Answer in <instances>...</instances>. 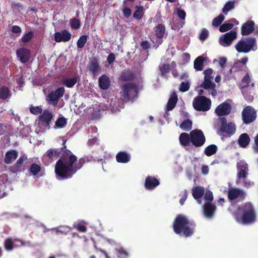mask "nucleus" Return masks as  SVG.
<instances>
[{
    "label": "nucleus",
    "mask_w": 258,
    "mask_h": 258,
    "mask_svg": "<svg viewBox=\"0 0 258 258\" xmlns=\"http://www.w3.org/2000/svg\"><path fill=\"white\" fill-rule=\"evenodd\" d=\"M84 160L77 161V157L70 151H65L56 163L55 171L59 180L71 177L82 166Z\"/></svg>",
    "instance_id": "1"
},
{
    "label": "nucleus",
    "mask_w": 258,
    "mask_h": 258,
    "mask_svg": "<svg viewBox=\"0 0 258 258\" xmlns=\"http://www.w3.org/2000/svg\"><path fill=\"white\" fill-rule=\"evenodd\" d=\"M173 229L176 234L183 233L185 237L190 236L194 232L193 228L189 226L186 217L182 215H178L176 218L173 223Z\"/></svg>",
    "instance_id": "2"
},
{
    "label": "nucleus",
    "mask_w": 258,
    "mask_h": 258,
    "mask_svg": "<svg viewBox=\"0 0 258 258\" xmlns=\"http://www.w3.org/2000/svg\"><path fill=\"white\" fill-rule=\"evenodd\" d=\"M255 214L252 206L249 203L245 204L243 209V214L241 218H239L237 214L235 215L236 221L243 224L251 223L255 221Z\"/></svg>",
    "instance_id": "3"
},
{
    "label": "nucleus",
    "mask_w": 258,
    "mask_h": 258,
    "mask_svg": "<svg viewBox=\"0 0 258 258\" xmlns=\"http://www.w3.org/2000/svg\"><path fill=\"white\" fill-rule=\"evenodd\" d=\"M213 72V71L211 69H208L204 71V80L201 84V87L210 92L213 97H215L217 95V91L215 89L216 84L212 81Z\"/></svg>",
    "instance_id": "4"
},
{
    "label": "nucleus",
    "mask_w": 258,
    "mask_h": 258,
    "mask_svg": "<svg viewBox=\"0 0 258 258\" xmlns=\"http://www.w3.org/2000/svg\"><path fill=\"white\" fill-rule=\"evenodd\" d=\"M213 200V193L210 190H207L204 195L205 204L203 207L204 214L208 218L213 217L216 207L211 203Z\"/></svg>",
    "instance_id": "5"
},
{
    "label": "nucleus",
    "mask_w": 258,
    "mask_h": 258,
    "mask_svg": "<svg viewBox=\"0 0 258 258\" xmlns=\"http://www.w3.org/2000/svg\"><path fill=\"white\" fill-rule=\"evenodd\" d=\"M256 45L255 39L254 38L248 37L242 38L235 45L236 50L239 52L247 53L251 50H254Z\"/></svg>",
    "instance_id": "6"
},
{
    "label": "nucleus",
    "mask_w": 258,
    "mask_h": 258,
    "mask_svg": "<svg viewBox=\"0 0 258 258\" xmlns=\"http://www.w3.org/2000/svg\"><path fill=\"white\" fill-rule=\"evenodd\" d=\"M192 104L196 110L206 111L210 109L211 101L205 96H200L194 98Z\"/></svg>",
    "instance_id": "7"
},
{
    "label": "nucleus",
    "mask_w": 258,
    "mask_h": 258,
    "mask_svg": "<svg viewBox=\"0 0 258 258\" xmlns=\"http://www.w3.org/2000/svg\"><path fill=\"white\" fill-rule=\"evenodd\" d=\"M137 95L138 89L136 85L131 83H127L123 85L122 96L124 100H133Z\"/></svg>",
    "instance_id": "8"
},
{
    "label": "nucleus",
    "mask_w": 258,
    "mask_h": 258,
    "mask_svg": "<svg viewBox=\"0 0 258 258\" xmlns=\"http://www.w3.org/2000/svg\"><path fill=\"white\" fill-rule=\"evenodd\" d=\"M191 142L196 147H201L205 142V137L201 130L196 129L190 133Z\"/></svg>",
    "instance_id": "9"
},
{
    "label": "nucleus",
    "mask_w": 258,
    "mask_h": 258,
    "mask_svg": "<svg viewBox=\"0 0 258 258\" xmlns=\"http://www.w3.org/2000/svg\"><path fill=\"white\" fill-rule=\"evenodd\" d=\"M64 92L63 87H60L54 91H51L47 97L48 103L55 106L58 103L59 99L63 95Z\"/></svg>",
    "instance_id": "10"
},
{
    "label": "nucleus",
    "mask_w": 258,
    "mask_h": 258,
    "mask_svg": "<svg viewBox=\"0 0 258 258\" xmlns=\"http://www.w3.org/2000/svg\"><path fill=\"white\" fill-rule=\"evenodd\" d=\"M237 37L236 32L234 31H230L224 34L221 35L219 39L220 44L224 47L229 46L232 41Z\"/></svg>",
    "instance_id": "11"
},
{
    "label": "nucleus",
    "mask_w": 258,
    "mask_h": 258,
    "mask_svg": "<svg viewBox=\"0 0 258 258\" xmlns=\"http://www.w3.org/2000/svg\"><path fill=\"white\" fill-rule=\"evenodd\" d=\"M242 115L243 121L246 124L253 121L256 116L255 111L250 106L244 108Z\"/></svg>",
    "instance_id": "12"
},
{
    "label": "nucleus",
    "mask_w": 258,
    "mask_h": 258,
    "mask_svg": "<svg viewBox=\"0 0 258 258\" xmlns=\"http://www.w3.org/2000/svg\"><path fill=\"white\" fill-rule=\"evenodd\" d=\"M60 153L58 150L49 149L42 157V161L46 165H48L54 159H56Z\"/></svg>",
    "instance_id": "13"
},
{
    "label": "nucleus",
    "mask_w": 258,
    "mask_h": 258,
    "mask_svg": "<svg viewBox=\"0 0 258 258\" xmlns=\"http://www.w3.org/2000/svg\"><path fill=\"white\" fill-rule=\"evenodd\" d=\"M246 196V193L242 189L237 188H231L228 190V197L230 200L236 199L243 200Z\"/></svg>",
    "instance_id": "14"
},
{
    "label": "nucleus",
    "mask_w": 258,
    "mask_h": 258,
    "mask_svg": "<svg viewBox=\"0 0 258 258\" xmlns=\"http://www.w3.org/2000/svg\"><path fill=\"white\" fill-rule=\"evenodd\" d=\"M221 131L226 134L231 136L235 133L236 131L235 125L231 122H227L225 118H221Z\"/></svg>",
    "instance_id": "15"
},
{
    "label": "nucleus",
    "mask_w": 258,
    "mask_h": 258,
    "mask_svg": "<svg viewBox=\"0 0 258 258\" xmlns=\"http://www.w3.org/2000/svg\"><path fill=\"white\" fill-rule=\"evenodd\" d=\"M237 172L236 178L247 176L248 174V165L245 161L241 160L236 165Z\"/></svg>",
    "instance_id": "16"
},
{
    "label": "nucleus",
    "mask_w": 258,
    "mask_h": 258,
    "mask_svg": "<svg viewBox=\"0 0 258 258\" xmlns=\"http://www.w3.org/2000/svg\"><path fill=\"white\" fill-rule=\"evenodd\" d=\"M52 118V113L48 110H44L39 116L38 120L42 125L49 127L50 122Z\"/></svg>",
    "instance_id": "17"
},
{
    "label": "nucleus",
    "mask_w": 258,
    "mask_h": 258,
    "mask_svg": "<svg viewBox=\"0 0 258 258\" xmlns=\"http://www.w3.org/2000/svg\"><path fill=\"white\" fill-rule=\"evenodd\" d=\"M247 61V57L241 58L234 64L231 71L233 72L241 71L246 72L247 70V67L246 66Z\"/></svg>",
    "instance_id": "18"
},
{
    "label": "nucleus",
    "mask_w": 258,
    "mask_h": 258,
    "mask_svg": "<svg viewBox=\"0 0 258 258\" xmlns=\"http://www.w3.org/2000/svg\"><path fill=\"white\" fill-rule=\"evenodd\" d=\"M71 34L67 30H64L61 32L54 33V39L57 42H67L71 38Z\"/></svg>",
    "instance_id": "19"
},
{
    "label": "nucleus",
    "mask_w": 258,
    "mask_h": 258,
    "mask_svg": "<svg viewBox=\"0 0 258 258\" xmlns=\"http://www.w3.org/2000/svg\"><path fill=\"white\" fill-rule=\"evenodd\" d=\"M165 28L163 25H158L155 29V35L157 38H153L152 39L153 42L158 44H161L162 42L161 39L165 34Z\"/></svg>",
    "instance_id": "20"
},
{
    "label": "nucleus",
    "mask_w": 258,
    "mask_h": 258,
    "mask_svg": "<svg viewBox=\"0 0 258 258\" xmlns=\"http://www.w3.org/2000/svg\"><path fill=\"white\" fill-rule=\"evenodd\" d=\"M231 107L230 104L226 102L219 105L215 109V112L218 116L226 115L230 113Z\"/></svg>",
    "instance_id": "21"
},
{
    "label": "nucleus",
    "mask_w": 258,
    "mask_h": 258,
    "mask_svg": "<svg viewBox=\"0 0 258 258\" xmlns=\"http://www.w3.org/2000/svg\"><path fill=\"white\" fill-rule=\"evenodd\" d=\"M16 54L20 60L23 63L28 61L30 57V51L24 48H20L18 49Z\"/></svg>",
    "instance_id": "22"
},
{
    "label": "nucleus",
    "mask_w": 258,
    "mask_h": 258,
    "mask_svg": "<svg viewBox=\"0 0 258 258\" xmlns=\"http://www.w3.org/2000/svg\"><path fill=\"white\" fill-rule=\"evenodd\" d=\"M247 176H243V177L236 178V184L241 185L246 188H249L252 187L254 185V182L248 179Z\"/></svg>",
    "instance_id": "23"
},
{
    "label": "nucleus",
    "mask_w": 258,
    "mask_h": 258,
    "mask_svg": "<svg viewBox=\"0 0 258 258\" xmlns=\"http://www.w3.org/2000/svg\"><path fill=\"white\" fill-rule=\"evenodd\" d=\"M254 23L253 21H247L241 27V34L242 35H247L251 33L254 30Z\"/></svg>",
    "instance_id": "24"
},
{
    "label": "nucleus",
    "mask_w": 258,
    "mask_h": 258,
    "mask_svg": "<svg viewBox=\"0 0 258 258\" xmlns=\"http://www.w3.org/2000/svg\"><path fill=\"white\" fill-rule=\"evenodd\" d=\"M159 184V181L155 177L148 176L145 180V186L147 189H153Z\"/></svg>",
    "instance_id": "25"
},
{
    "label": "nucleus",
    "mask_w": 258,
    "mask_h": 258,
    "mask_svg": "<svg viewBox=\"0 0 258 258\" xmlns=\"http://www.w3.org/2000/svg\"><path fill=\"white\" fill-rule=\"evenodd\" d=\"M205 189L202 186L194 187L192 189L193 197L198 201L199 204H201V198L203 196Z\"/></svg>",
    "instance_id": "26"
},
{
    "label": "nucleus",
    "mask_w": 258,
    "mask_h": 258,
    "mask_svg": "<svg viewBox=\"0 0 258 258\" xmlns=\"http://www.w3.org/2000/svg\"><path fill=\"white\" fill-rule=\"evenodd\" d=\"M239 22L235 19H232L228 23H225L219 27V31L221 32H224L231 30L234 25H238Z\"/></svg>",
    "instance_id": "27"
},
{
    "label": "nucleus",
    "mask_w": 258,
    "mask_h": 258,
    "mask_svg": "<svg viewBox=\"0 0 258 258\" xmlns=\"http://www.w3.org/2000/svg\"><path fill=\"white\" fill-rule=\"evenodd\" d=\"M18 156V152L16 150H10L6 152L5 158V162L6 164H11L15 161Z\"/></svg>",
    "instance_id": "28"
},
{
    "label": "nucleus",
    "mask_w": 258,
    "mask_h": 258,
    "mask_svg": "<svg viewBox=\"0 0 258 258\" xmlns=\"http://www.w3.org/2000/svg\"><path fill=\"white\" fill-rule=\"evenodd\" d=\"M250 141V137L248 134L243 133L239 137L238 143L240 147L246 148L249 145Z\"/></svg>",
    "instance_id": "29"
},
{
    "label": "nucleus",
    "mask_w": 258,
    "mask_h": 258,
    "mask_svg": "<svg viewBox=\"0 0 258 258\" xmlns=\"http://www.w3.org/2000/svg\"><path fill=\"white\" fill-rule=\"evenodd\" d=\"M206 61V58L202 55L197 57L194 62V67L196 71H202L204 69V63Z\"/></svg>",
    "instance_id": "30"
},
{
    "label": "nucleus",
    "mask_w": 258,
    "mask_h": 258,
    "mask_svg": "<svg viewBox=\"0 0 258 258\" xmlns=\"http://www.w3.org/2000/svg\"><path fill=\"white\" fill-rule=\"evenodd\" d=\"M15 244L16 246L23 245L24 243L22 241L19 240H15L14 241L10 238H8L6 240L5 243V248L7 250H11L13 249V245Z\"/></svg>",
    "instance_id": "31"
},
{
    "label": "nucleus",
    "mask_w": 258,
    "mask_h": 258,
    "mask_svg": "<svg viewBox=\"0 0 258 258\" xmlns=\"http://www.w3.org/2000/svg\"><path fill=\"white\" fill-rule=\"evenodd\" d=\"M98 82L100 87L103 90L108 89L110 85L109 78L105 75L99 77Z\"/></svg>",
    "instance_id": "32"
},
{
    "label": "nucleus",
    "mask_w": 258,
    "mask_h": 258,
    "mask_svg": "<svg viewBox=\"0 0 258 258\" xmlns=\"http://www.w3.org/2000/svg\"><path fill=\"white\" fill-rule=\"evenodd\" d=\"M177 102V95L175 92H173L167 103V109L168 111L172 110L175 106Z\"/></svg>",
    "instance_id": "33"
},
{
    "label": "nucleus",
    "mask_w": 258,
    "mask_h": 258,
    "mask_svg": "<svg viewBox=\"0 0 258 258\" xmlns=\"http://www.w3.org/2000/svg\"><path fill=\"white\" fill-rule=\"evenodd\" d=\"M130 155L125 152H119L116 156V160L118 162L125 163L130 160Z\"/></svg>",
    "instance_id": "34"
},
{
    "label": "nucleus",
    "mask_w": 258,
    "mask_h": 258,
    "mask_svg": "<svg viewBox=\"0 0 258 258\" xmlns=\"http://www.w3.org/2000/svg\"><path fill=\"white\" fill-rule=\"evenodd\" d=\"M179 139L181 145L183 146H188L191 142L190 136L187 133H181L179 136Z\"/></svg>",
    "instance_id": "35"
},
{
    "label": "nucleus",
    "mask_w": 258,
    "mask_h": 258,
    "mask_svg": "<svg viewBox=\"0 0 258 258\" xmlns=\"http://www.w3.org/2000/svg\"><path fill=\"white\" fill-rule=\"evenodd\" d=\"M77 82V78L67 77L62 80V83L68 88L73 87Z\"/></svg>",
    "instance_id": "36"
},
{
    "label": "nucleus",
    "mask_w": 258,
    "mask_h": 258,
    "mask_svg": "<svg viewBox=\"0 0 258 258\" xmlns=\"http://www.w3.org/2000/svg\"><path fill=\"white\" fill-rule=\"evenodd\" d=\"M89 69L94 75L98 72L99 66L97 60L96 59H93L91 60L89 64Z\"/></svg>",
    "instance_id": "37"
},
{
    "label": "nucleus",
    "mask_w": 258,
    "mask_h": 258,
    "mask_svg": "<svg viewBox=\"0 0 258 258\" xmlns=\"http://www.w3.org/2000/svg\"><path fill=\"white\" fill-rule=\"evenodd\" d=\"M235 3V2L234 1L227 2L222 9V12L224 14L227 15L228 12L231 11L234 8Z\"/></svg>",
    "instance_id": "38"
},
{
    "label": "nucleus",
    "mask_w": 258,
    "mask_h": 258,
    "mask_svg": "<svg viewBox=\"0 0 258 258\" xmlns=\"http://www.w3.org/2000/svg\"><path fill=\"white\" fill-rule=\"evenodd\" d=\"M136 11L135 12L133 15V17L136 20H140L142 18L144 14V9L143 7H136Z\"/></svg>",
    "instance_id": "39"
},
{
    "label": "nucleus",
    "mask_w": 258,
    "mask_h": 258,
    "mask_svg": "<svg viewBox=\"0 0 258 258\" xmlns=\"http://www.w3.org/2000/svg\"><path fill=\"white\" fill-rule=\"evenodd\" d=\"M217 147L215 145H211L205 149V153L208 156H210L216 153Z\"/></svg>",
    "instance_id": "40"
},
{
    "label": "nucleus",
    "mask_w": 258,
    "mask_h": 258,
    "mask_svg": "<svg viewBox=\"0 0 258 258\" xmlns=\"http://www.w3.org/2000/svg\"><path fill=\"white\" fill-rule=\"evenodd\" d=\"M27 159V157L26 155H23L21 156L18 160L17 161L16 164L14 165V167L15 169V171L17 172L20 170H21V165L23 164V163Z\"/></svg>",
    "instance_id": "41"
},
{
    "label": "nucleus",
    "mask_w": 258,
    "mask_h": 258,
    "mask_svg": "<svg viewBox=\"0 0 258 258\" xmlns=\"http://www.w3.org/2000/svg\"><path fill=\"white\" fill-rule=\"evenodd\" d=\"M67 124V120L64 117H60L58 118L55 121L54 128H62L66 126Z\"/></svg>",
    "instance_id": "42"
},
{
    "label": "nucleus",
    "mask_w": 258,
    "mask_h": 258,
    "mask_svg": "<svg viewBox=\"0 0 258 258\" xmlns=\"http://www.w3.org/2000/svg\"><path fill=\"white\" fill-rule=\"evenodd\" d=\"M192 121L189 119L184 120L180 124V127L184 131H189L191 128Z\"/></svg>",
    "instance_id": "43"
},
{
    "label": "nucleus",
    "mask_w": 258,
    "mask_h": 258,
    "mask_svg": "<svg viewBox=\"0 0 258 258\" xmlns=\"http://www.w3.org/2000/svg\"><path fill=\"white\" fill-rule=\"evenodd\" d=\"M224 19V16L220 14L218 17L213 19L212 21V25L215 27H218L222 23Z\"/></svg>",
    "instance_id": "44"
},
{
    "label": "nucleus",
    "mask_w": 258,
    "mask_h": 258,
    "mask_svg": "<svg viewBox=\"0 0 258 258\" xmlns=\"http://www.w3.org/2000/svg\"><path fill=\"white\" fill-rule=\"evenodd\" d=\"M161 75L164 76L168 73L170 70V66L168 63L161 64L159 66Z\"/></svg>",
    "instance_id": "45"
},
{
    "label": "nucleus",
    "mask_w": 258,
    "mask_h": 258,
    "mask_svg": "<svg viewBox=\"0 0 258 258\" xmlns=\"http://www.w3.org/2000/svg\"><path fill=\"white\" fill-rule=\"evenodd\" d=\"M87 36H81L77 41V47L80 48H83L87 41Z\"/></svg>",
    "instance_id": "46"
},
{
    "label": "nucleus",
    "mask_w": 258,
    "mask_h": 258,
    "mask_svg": "<svg viewBox=\"0 0 258 258\" xmlns=\"http://www.w3.org/2000/svg\"><path fill=\"white\" fill-rule=\"evenodd\" d=\"M9 96V91L8 88L3 87L0 89V98L6 99Z\"/></svg>",
    "instance_id": "47"
},
{
    "label": "nucleus",
    "mask_w": 258,
    "mask_h": 258,
    "mask_svg": "<svg viewBox=\"0 0 258 258\" xmlns=\"http://www.w3.org/2000/svg\"><path fill=\"white\" fill-rule=\"evenodd\" d=\"M41 169L40 166L38 164H33L30 168V171L33 175H36Z\"/></svg>",
    "instance_id": "48"
},
{
    "label": "nucleus",
    "mask_w": 258,
    "mask_h": 258,
    "mask_svg": "<svg viewBox=\"0 0 258 258\" xmlns=\"http://www.w3.org/2000/svg\"><path fill=\"white\" fill-rule=\"evenodd\" d=\"M126 3H127V2H125L124 3V5H123V8H122V11H123V15L124 16V17L126 18H128L132 15V11L130 9V8H128L126 6Z\"/></svg>",
    "instance_id": "49"
},
{
    "label": "nucleus",
    "mask_w": 258,
    "mask_h": 258,
    "mask_svg": "<svg viewBox=\"0 0 258 258\" xmlns=\"http://www.w3.org/2000/svg\"><path fill=\"white\" fill-rule=\"evenodd\" d=\"M33 37V33L32 32H29L24 34L21 38L23 42H29Z\"/></svg>",
    "instance_id": "50"
},
{
    "label": "nucleus",
    "mask_w": 258,
    "mask_h": 258,
    "mask_svg": "<svg viewBox=\"0 0 258 258\" xmlns=\"http://www.w3.org/2000/svg\"><path fill=\"white\" fill-rule=\"evenodd\" d=\"M190 84L188 82H182L179 87V90L181 92H186L189 89Z\"/></svg>",
    "instance_id": "51"
},
{
    "label": "nucleus",
    "mask_w": 258,
    "mask_h": 258,
    "mask_svg": "<svg viewBox=\"0 0 258 258\" xmlns=\"http://www.w3.org/2000/svg\"><path fill=\"white\" fill-rule=\"evenodd\" d=\"M121 78L123 80L128 81L133 78V75L131 72L126 71L122 74Z\"/></svg>",
    "instance_id": "52"
},
{
    "label": "nucleus",
    "mask_w": 258,
    "mask_h": 258,
    "mask_svg": "<svg viewBox=\"0 0 258 258\" xmlns=\"http://www.w3.org/2000/svg\"><path fill=\"white\" fill-rule=\"evenodd\" d=\"M30 111L32 114L34 115H37L39 113H42V108L38 106H31L30 108Z\"/></svg>",
    "instance_id": "53"
},
{
    "label": "nucleus",
    "mask_w": 258,
    "mask_h": 258,
    "mask_svg": "<svg viewBox=\"0 0 258 258\" xmlns=\"http://www.w3.org/2000/svg\"><path fill=\"white\" fill-rule=\"evenodd\" d=\"M116 254L119 258H127L128 256V253L122 250L116 249Z\"/></svg>",
    "instance_id": "54"
},
{
    "label": "nucleus",
    "mask_w": 258,
    "mask_h": 258,
    "mask_svg": "<svg viewBox=\"0 0 258 258\" xmlns=\"http://www.w3.org/2000/svg\"><path fill=\"white\" fill-rule=\"evenodd\" d=\"M208 35H209V31L206 29H203L202 30L201 33L200 35V40H205L207 38Z\"/></svg>",
    "instance_id": "55"
},
{
    "label": "nucleus",
    "mask_w": 258,
    "mask_h": 258,
    "mask_svg": "<svg viewBox=\"0 0 258 258\" xmlns=\"http://www.w3.org/2000/svg\"><path fill=\"white\" fill-rule=\"evenodd\" d=\"M71 27L73 29H77L80 26L79 21L77 19H76L71 20Z\"/></svg>",
    "instance_id": "56"
},
{
    "label": "nucleus",
    "mask_w": 258,
    "mask_h": 258,
    "mask_svg": "<svg viewBox=\"0 0 258 258\" xmlns=\"http://www.w3.org/2000/svg\"><path fill=\"white\" fill-rule=\"evenodd\" d=\"M177 13L178 17L180 19H181L182 20H184L186 16V13L183 10L180 9H177Z\"/></svg>",
    "instance_id": "57"
},
{
    "label": "nucleus",
    "mask_w": 258,
    "mask_h": 258,
    "mask_svg": "<svg viewBox=\"0 0 258 258\" xmlns=\"http://www.w3.org/2000/svg\"><path fill=\"white\" fill-rule=\"evenodd\" d=\"M71 230V228L68 226H61L57 229V232L67 233Z\"/></svg>",
    "instance_id": "58"
},
{
    "label": "nucleus",
    "mask_w": 258,
    "mask_h": 258,
    "mask_svg": "<svg viewBox=\"0 0 258 258\" xmlns=\"http://www.w3.org/2000/svg\"><path fill=\"white\" fill-rule=\"evenodd\" d=\"M74 227L81 232H85L87 230V228L85 226L80 224H74Z\"/></svg>",
    "instance_id": "59"
},
{
    "label": "nucleus",
    "mask_w": 258,
    "mask_h": 258,
    "mask_svg": "<svg viewBox=\"0 0 258 258\" xmlns=\"http://www.w3.org/2000/svg\"><path fill=\"white\" fill-rule=\"evenodd\" d=\"M226 61V58L225 57H220L219 58V64L222 69H224L225 67Z\"/></svg>",
    "instance_id": "60"
},
{
    "label": "nucleus",
    "mask_w": 258,
    "mask_h": 258,
    "mask_svg": "<svg viewBox=\"0 0 258 258\" xmlns=\"http://www.w3.org/2000/svg\"><path fill=\"white\" fill-rule=\"evenodd\" d=\"M187 195H188L187 191L186 190H184L182 197L180 199V200L179 201V203L181 205H183L184 204V202L185 201V200L187 199Z\"/></svg>",
    "instance_id": "61"
},
{
    "label": "nucleus",
    "mask_w": 258,
    "mask_h": 258,
    "mask_svg": "<svg viewBox=\"0 0 258 258\" xmlns=\"http://www.w3.org/2000/svg\"><path fill=\"white\" fill-rule=\"evenodd\" d=\"M12 31L14 33L18 34L19 35L21 33V29L18 26H14L12 28Z\"/></svg>",
    "instance_id": "62"
},
{
    "label": "nucleus",
    "mask_w": 258,
    "mask_h": 258,
    "mask_svg": "<svg viewBox=\"0 0 258 258\" xmlns=\"http://www.w3.org/2000/svg\"><path fill=\"white\" fill-rule=\"evenodd\" d=\"M253 149L255 152H258V134L254 138V144Z\"/></svg>",
    "instance_id": "63"
},
{
    "label": "nucleus",
    "mask_w": 258,
    "mask_h": 258,
    "mask_svg": "<svg viewBox=\"0 0 258 258\" xmlns=\"http://www.w3.org/2000/svg\"><path fill=\"white\" fill-rule=\"evenodd\" d=\"M115 60V55L113 53L109 54L107 57V61L109 64L113 62Z\"/></svg>",
    "instance_id": "64"
}]
</instances>
